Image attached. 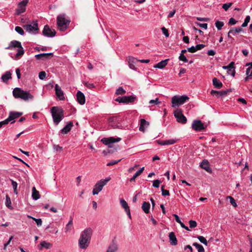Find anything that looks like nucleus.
<instances>
[{
    "label": "nucleus",
    "mask_w": 252,
    "mask_h": 252,
    "mask_svg": "<svg viewBox=\"0 0 252 252\" xmlns=\"http://www.w3.org/2000/svg\"><path fill=\"white\" fill-rule=\"evenodd\" d=\"M192 245L197 249L198 252H205L204 249L201 245L197 243H194Z\"/></svg>",
    "instance_id": "c9c22d12"
},
{
    "label": "nucleus",
    "mask_w": 252,
    "mask_h": 252,
    "mask_svg": "<svg viewBox=\"0 0 252 252\" xmlns=\"http://www.w3.org/2000/svg\"><path fill=\"white\" fill-rule=\"evenodd\" d=\"M234 62H231L230 63L229 68H228L227 70V74L228 75H232V76H234L235 74V68L234 67Z\"/></svg>",
    "instance_id": "bb28decb"
},
{
    "label": "nucleus",
    "mask_w": 252,
    "mask_h": 252,
    "mask_svg": "<svg viewBox=\"0 0 252 252\" xmlns=\"http://www.w3.org/2000/svg\"><path fill=\"white\" fill-rule=\"evenodd\" d=\"M117 120V119L116 118H112L109 120V125L113 128H117L119 126L117 124L115 123Z\"/></svg>",
    "instance_id": "f704fd0d"
},
{
    "label": "nucleus",
    "mask_w": 252,
    "mask_h": 252,
    "mask_svg": "<svg viewBox=\"0 0 252 252\" xmlns=\"http://www.w3.org/2000/svg\"><path fill=\"white\" fill-rule=\"evenodd\" d=\"M92 232L91 228H86L82 232L78 239V247L80 249L86 250L89 246Z\"/></svg>",
    "instance_id": "f257e3e1"
},
{
    "label": "nucleus",
    "mask_w": 252,
    "mask_h": 252,
    "mask_svg": "<svg viewBox=\"0 0 252 252\" xmlns=\"http://www.w3.org/2000/svg\"><path fill=\"white\" fill-rule=\"evenodd\" d=\"M161 102L159 101V99L158 97L155 99H152L149 101V104H151V106L159 104Z\"/></svg>",
    "instance_id": "4c0bfd02"
},
{
    "label": "nucleus",
    "mask_w": 252,
    "mask_h": 252,
    "mask_svg": "<svg viewBox=\"0 0 252 252\" xmlns=\"http://www.w3.org/2000/svg\"><path fill=\"white\" fill-rule=\"evenodd\" d=\"M236 23H237V21L233 18H231L229 20V24L231 25H234L236 24Z\"/></svg>",
    "instance_id": "69168bd1"
},
{
    "label": "nucleus",
    "mask_w": 252,
    "mask_h": 252,
    "mask_svg": "<svg viewBox=\"0 0 252 252\" xmlns=\"http://www.w3.org/2000/svg\"><path fill=\"white\" fill-rule=\"evenodd\" d=\"M189 96L186 95H175L172 97V107H175L183 104L189 100Z\"/></svg>",
    "instance_id": "423d86ee"
},
{
    "label": "nucleus",
    "mask_w": 252,
    "mask_h": 252,
    "mask_svg": "<svg viewBox=\"0 0 252 252\" xmlns=\"http://www.w3.org/2000/svg\"><path fill=\"white\" fill-rule=\"evenodd\" d=\"M118 250V245L114 240L108 246L106 252H117Z\"/></svg>",
    "instance_id": "6ab92c4d"
},
{
    "label": "nucleus",
    "mask_w": 252,
    "mask_h": 252,
    "mask_svg": "<svg viewBox=\"0 0 252 252\" xmlns=\"http://www.w3.org/2000/svg\"><path fill=\"white\" fill-rule=\"evenodd\" d=\"M55 90L56 94L60 100H63L65 99L63 92L61 88L58 84L55 85Z\"/></svg>",
    "instance_id": "dca6fc26"
},
{
    "label": "nucleus",
    "mask_w": 252,
    "mask_h": 252,
    "mask_svg": "<svg viewBox=\"0 0 252 252\" xmlns=\"http://www.w3.org/2000/svg\"><path fill=\"white\" fill-rule=\"evenodd\" d=\"M195 24L205 30H206L208 27V24L207 23L201 24L200 23L195 22Z\"/></svg>",
    "instance_id": "864d4df0"
},
{
    "label": "nucleus",
    "mask_w": 252,
    "mask_h": 252,
    "mask_svg": "<svg viewBox=\"0 0 252 252\" xmlns=\"http://www.w3.org/2000/svg\"><path fill=\"white\" fill-rule=\"evenodd\" d=\"M32 219L36 223V224L38 226H40L42 225V221L41 219H36L35 218H32Z\"/></svg>",
    "instance_id": "6e6d98bb"
},
{
    "label": "nucleus",
    "mask_w": 252,
    "mask_h": 252,
    "mask_svg": "<svg viewBox=\"0 0 252 252\" xmlns=\"http://www.w3.org/2000/svg\"><path fill=\"white\" fill-rule=\"evenodd\" d=\"M144 167L140 168L133 176V177L130 179V182H134L135 179L138 177L144 171Z\"/></svg>",
    "instance_id": "c756f323"
},
{
    "label": "nucleus",
    "mask_w": 252,
    "mask_h": 252,
    "mask_svg": "<svg viewBox=\"0 0 252 252\" xmlns=\"http://www.w3.org/2000/svg\"><path fill=\"white\" fill-rule=\"evenodd\" d=\"M224 23L220 21H217L215 23V26L218 30H220L222 27L223 26Z\"/></svg>",
    "instance_id": "58836bf2"
},
{
    "label": "nucleus",
    "mask_w": 252,
    "mask_h": 252,
    "mask_svg": "<svg viewBox=\"0 0 252 252\" xmlns=\"http://www.w3.org/2000/svg\"><path fill=\"white\" fill-rule=\"evenodd\" d=\"M226 198L229 199L230 203H231V204L232 206H233L234 207L237 206V204L236 203V201H235V199L232 197H231L230 196H227Z\"/></svg>",
    "instance_id": "a18cd8bd"
},
{
    "label": "nucleus",
    "mask_w": 252,
    "mask_h": 252,
    "mask_svg": "<svg viewBox=\"0 0 252 252\" xmlns=\"http://www.w3.org/2000/svg\"><path fill=\"white\" fill-rule=\"evenodd\" d=\"M161 189L163 196L169 195V191L168 190L164 189V186L161 187Z\"/></svg>",
    "instance_id": "603ef678"
},
{
    "label": "nucleus",
    "mask_w": 252,
    "mask_h": 252,
    "mask_svg": "<svg viewBox=\"0 0 252 252\" xmlns=\"http://www.w3.org/2000/svg\"><path fill=\"white\" fill-rule=\"evenodd\" d=\"M121 140V138H114L113 137H110L109 138H103L101 139V142L104 144L105 145H108V146L110 148L112 147V144L114 143L118 142Z\"/></svg>",
    "instance_id": "9d476101"
},
{
    "label": "nucleus",
    "mask_w": 252,
    "mask_h": 252,
    "mask_svg": "<svg viewBox=\"0 0 252 252\" xmlns=\"http://www.w3.org/2000/svg\"><path fill=\"white\" fill-rule=\"evenodd\" d=\"M189 227L194 228L197 226V222L195 220H190L189 221Z\"/></svg>",
    "instance_id": "8fccbe9b"
},
{
    "label": "nucleus",
    "mask_w": 252,
    "mask_h": 252,
    "mask_svg": "<svg viewBox=\"0 0 252 252\" xmlns=\"http://www.w3.org/2000/svg\"><path fill=\"white\" fill-rule=\"evenodd\" d=\"M51 247V244L50 243L47 242L46 241H42L40 244L39 249H41L43 248H45L47 249L50 248Z\"/></svg>",
    "instance_id": "72a5a7b5"
},
{
    "label": "nucleus",
    "mask_w": 252,
    "mask_h": 252,
    "mask_svg": "<svg viewBox=\"0 0 252 252\" xmlns=\"http://www.w3.org/2000/svg\"><path fill=\"white\" fill-rule=\"evenodd\" d=\"M15 31L21 35H23L25 33L23 29L19 26H17L15 28Z\"/></svg>",
    "instance_id": "37998d69"
},
{
    "label": "nucleus",
    "mask_w": 252,
    "mask_h": 252,
    "mask_svg": "<svg viewBox=\"0 0 252 252\" xmlns=\"http://www.w3.org/2000/svg\"><path fill=\"white\" fill-rule=\"evenodd\" d=\"M85 85L86 87H87L88 88L92 89L95 87V86L93 83H85Z\"/></svg>",
    "instance_id": "680f3d73"
},
{
    "label": "nucleus",
    "mask_w": 252,
    "mask_h": 252,
    "mask_svg": "<svg viewBox=\"0 0 252 252\" xmlns=\"http://www.w3.org/2000/svg\"><path fill=\"white\" fill-rule=\"evenodd\" d=\"M149 125V123L146 121L145 119H142L140 120V124L139 129L140 131L144 132L145 129L148 127Z\"/></svg>",
    "instance_id": "aec40b11"
},
{
    "label": "nucleus",
    "mask_w": 252,
    "mask_h": 252,
    "mask_svg": "<svg viewBox=\"0 0 252 252\" xmlns=\"http://www.w3.org/2000/svg\"><path fill=\"white\" fill-rule=\"evenodd\" d=\"M213 84L217 89H220L222 87V83L217 78L213 79Z\"/></svg>",
    "instance_id": "cd10ccee"
},
{
    "label": "nucleus",
    "mask_w": 252,
    "mask_h": 252,
    "mask_svg": "<svg viewBox=\"0 0 252 252\" xmlns=\"http://www.w3.org/2000/svg\"><path fill=\"white\" fill-rule=\"evenodd\" d=\"M24 28L27 32L32 34H36L38 31L37 21L34 22L32 25L30 24L24 25Z\"/></svg>",
    "instance_id": "0eeeda50"
},
{
    "label": "nucleus",
    "mask_w": 252,
    "mask_h": 252,
    "mask_svg": "<svg viewBox=\"0 0 252 252\" xmlns=\"http://www.w3.org/2000/svg\"><path fill=\"white\" fill-rule=\"evenodd\" d=\"M11 201L10 197L8 195H6L5 205L8 208H11Z\"/></svg>",
    "instance_id": "e433bc0d"
},
{
    "label": "nucleus",
    "mask_w": 252,
    "mask_h": 252,
    "mask_svg": "<svg viewBox=\"0 0 252 252\" xmlns=\"http://www.w3.org/2000/svg\"><path fill=\"white\" fill-rule=\"evenodd\" d=\"M161 29L163 34L165 36V37H168L169 35L168 30L165 27H162Z\"/></svg>",
    "instance_id": "5fc2aeb1"
},
{
    "label": "nucleus",
    "mask_w": 252,
    "mask_h": 252,
    "mask_svg": "<svg viewBox=\"0 0 252 252\" xmlns=\"http://www.w3.org/2000/svg\"><path fill=\"white\" fill-rule=\"evenodd\" d=\"M202 167L207 170L209 168V162L207 160H203L201 163Z\"/></svg>",
    "instance_id": "a19ab883"
},
{
    "label": "nucleus",
    "mask_w": 252,
    "mask_h": 252,
    "mask_svg": "<svg viewBox=\"0 0 252 252\" xmlns=\"http://www.w3.org/2000/svg\"><path fill=\"white\" fill-rule=\"evenodd\" d=\"M73 225V219L71 217H70V220L68 221L67 224L66 225L65 227V232H69L71 231Z\"/></svg>",
    "instance_id": "2f4dec72"
},
{
    "label": "nucleus",
    "mask_w": 252,
    "mask_h": 252,
    "mask_svg": "<svg viewBox=\"0 0 252 252\" xmlns=\"http://www.w3.org/2000/svg\"><path fill=\"white\" fill-rule=\"evenodd\" d=\"M169 242L173 246L177 245V240L173 232H170L169 234Z\"/></svg>",
    "instance_id": "5701e85b"
},
{
    "label": "nucleus",
    "mask_w": 252,
    "mask_h": 252,
    "mask_svg": "<svg viewBox=\"0 0 252 252\" xmlns=\"http://www.w3.org/2000/svg\"><path fill=\"white\" fill-rule=\"evenodd\" d=\"M191 126L192 129L197 131H200L205 129L204 124L200 120L193 121Z\"/></svg>",
    "instance_id": "ddd939ff"
},
{
    "label": "nucleus",
    "mask_w": 252,
    "mask_h": 252,
    "mask_svg": "<svg viewBox=\"0 0 252 252\" xmlns=\"http://www.w3.org/2000/svg\"><path fill=\"white\" fill-rule=\"evenodd\" d=\"M243 31V29L241 27L236 28L235 29H232L229 31V34H232L235 35L237 33H238Z\"/></svg>",
    "instance_id": "473e14b6"
},
{
    "label": "nucleus",
    "mask_w": 252,
    "mask_h": 252,
    "mask_svg": "<svg viewBox=\"0 0 252 252\" xmlns=\"http://www.w3.org/2000/svg\"><path fill=\"white\" fill-rule=\"evenodd\" d=\"M1 79L4 83H7L8 80L11 79V73L9 71H6L1 76Z\"/></svg>",
    "instance_id": "a878e982"
},
{
    "label": "nucleus",
    "mask_w": 252,
    "mask_h": 252,
    "mask_svg": "<svg viewBox=\"0 0 252 252\" xmlns=\"http://www.w3.org/2000/svg\"><path fill=\"white\" fill-rule=\"evenodd\" d=\"M138 60L132 57H129L128 62L129 68H131V69L135 70L136 69V68L135 67L134 64Z\"/></svg>",
    "instance_id": "412c9836"
},
{
    "label": "nucleus",
    "mask_w": 252,
    "mask_h": 252,
    "mask_svg": "<svg viewBox=\"0 0 252 252\" xmlns=\"http://www.w3.org/2000/svg\"><path fill=\"white\" fill-rule=\"evenodd\" d=\"M250 16H246L244 23L242 25V27H247L248 26L249 22H250Z\"/></svg>",
    "instance_id": "49530a36"
},
{
    "label": "nucleus",
    "mask_w": 252,
    "mask_h": 252,
    "mask_svg": "<svg viewBox=\"0 0 252 252\" xmlns=\"http://www.w3.org/2000/svg\"><path fill=\"white\" fill-rule=\"evenodd\" d=\"M229 91V90H225V91H219L218 94L217 96H222L225 95L226 94H227V93Z\"/></svg>",
    "instance_id": "09e8293b"
},
{
    "label": "nucleus",
    "mask_w": 252,
    "mask_h": 252,
    "mask_svg": "<svg viewBox=\"0 0 252 252\" xmlns=\"http://www.w3.org/2000/svg\"><path fill=\"white\" fill-rule=\"evenodd\" d=\"M23 113L22 112H14V111H11L9 113V116L8 118L5 119V121L7 123V124L11 122V124H13L15 122L14 120L15 119H16L19 117H20Z\"/></svg>",
    "instance_id": "f8f14e48"
},
{
    "label": "nucleus",
    "mask_w": 252,
    "mask_h": 252,
    "mask_svg": "<svg viewBox=\"0 0 252 252\" xmlns=\"http://www.w3.org/2000/svg\"><path fill=\"white\" fill-rule=\"evenodd\" d=\"M15 47L18 48L17 52L14 58L15 60H17L19 57L22 56L24 54V50L20 42L17 40L12 41L10 42L9 46L5 48V49H12L13 48Z\"/></svg>",
    "instance_id": "39448f33"
},
{
    "label": "nucleus",
    "mask_w": 252,
    "mask_h": 252,
    "mask_svg": "<svg viewBox=\"0 0 252 252\" xmlns=\"http://www.w3.org/2000/svg\"><path fill=\"white\" fill-rule=\"evenodd\" d=\"M46 73L45 71H40L39 73V78L41 80H43L46 77Z\"/></svg>",
    "instance_id": "052dcab7"
},
{
    "label": "nucleus",
    "mask_w": 252,
    "mask_h": 252,
    "mask_svg": "<svg viewBox=\"0 0 252 252\" xmlns=\"http://www.w3.org/2000/svg\"><path fill=\"white\" fill-rule=\"evenodd\" d=\"M76 98L78 102L81 105H83L85 103V97L83 93H82L80 91H78L77 92L76 94Z\"/></svg>",
    "instance_id": "a211bd4d"
},
{
    "label": "nucleus",
    "mask_w": 252,
    "mask_h": 252,
    "mask_svg": "<svg viewBox=\"0 0 252 252\" xmlns=\"http://www.w3.org/2000/svg\"><path fill=\"white\" fill-rule=\"evenodd\" d=\"M135 97L133 96H119L115 99V101L119 103H129L134 101Z\"/></svg>",
    "instance_id": "4468645a"
},
{
    "label": "nucleus",
    "mask_w": 252,
    "mask_h": 252,
    "mask_svg": "<svg viewBox=\"0 0 252 252\" xmlns=\"http://www.w3.org/2000/svg\"><path fill=\"white\" fill-rule=\"evenodd\" d=\"M56 31L54 29H51L47 25H45L42 31V34L44 36L52 37L56 35Z\"/></svg>",
    "instance_id": "9b49d317"
},
{
    "label": "nucleus",
    "mask_w": 252,
    "mask_h": 252,
    "mask_svg": "<svg viewBox=\"0 0 252 252\" xmlns=\"http://www.w3.org/2000/svg\"><path fill=\"white\" fill-rule=\"evenodd\" d=\"M126 93V91L122 87H120L116 91V94L117 95L123 94Z\"/></svg>",
    "instance_id": "79ce46f5"
},
{
    "label": "nucleus",
    "mask_w": 252,
    "mask_h": 252,
    "mask_svg": "<svg viewBox=\"0 0 252 252\" xmlns=\"http://www.w3.org/2000/svg\"><path fill=\"white\" fill-rule=\"evenodd\" d=\"M197 239L199 240V241L203 243L205 245H207V240L202 236H198L197 237Z\"/></svg>",
    "instance_id": "c03bdc74"
},
{
    "label": "nucleus",
    "mask_w": 252,
    "mask_h": 252,
    "mask_svg": "<svg viewBox=\"0 0 252 252\" xmlns=\"http://www.w3.org/2000/svg\"><path fill=\"white\" fill-rule=\"evenodd\" d=\"M150 208V204L149 202L145 201L143 203L142 205V209L146 214H148L149 213Z\"/></svg>",
    "instance_id": "c85d7f7f"
},
{
    "label": "nucleus",
    "mask_w": 252,
    "mask_h": 252,
    "mask_svg": "<svg viewBox=\"0 0 252 252\" xmlns=\"http://www.w3.org/2000/svg\"><path fill=\"white\" fill-rule=\"evenodd\" d=\"M173 216L174 217L176 221L179 224L182 222L179 216L176 214H173Z\"/></svg>",
    "instance_id": "774afa93"
},
{
    "label": "nucleus",
    "mask_w": 252,
    "mask_h": 252,
    "mask_svg": "<svg viewBox=\"0 0 252 252\" xmlns=\"http://www.w3.org/2000/svg\"><path fill=\"white\" fill-rule=\"evenodd\" d=\"M32 197L35 200H36L40 198L39 193L37 190H36L35 187H33L32 188Z\"/></svg>",
    "instance_id": "7c9ffc66"
},
{
    "label": "nucleus",
    "mask_w": 252,
    "mask_h": 252,
    "mask_svg": "<svg viewBox=\"0 0 252 252\" xmlns=\"http://www.w3.org/2000/svg\"><path fill=\"white\" fill-rule=\"evenodd\" d=\"M179 59L180 61H182L184 63H187L188 62V60L184 55L180 54Z\"/></svg>",
    "instance_id": "bf43d9fd"
},
{
    "label": "nucleus",
    "mask_w": 252,
    "mask_h": 252,
    "mask_svg": "<svg viewBox=\"0 0 252 252\" xmlns=\"http://www.w3.org/2000/svg\"><path fill=\"white\" fill-rule=\"evenodd\" d=\"M188 51L190 53H194L196 51L195 46H191L188 48Z\"/></svg>",
    "instance_id": "338daca9"
},
{
    "label": "nucleus",
    "mask_w": 252,
    "mask_h": 252,
    "mask_svg": "<svg viewBox=\"0 0 252 252\" xmlns=\"http://www.w3.org/2000/svg\"><path fill=\"white\" fill-rule=\"evenodd\" d=\"M169 59H166L164 60H162L159 62L158 63L155 64L154 65V68H158L159 69H163L165 66L167 64L168 62Z\"/></svg>",
    "instance_id": "4be33fe9"
},
{
    "label": "nucleus",
    "mask_w": 252,
    "mask_h": 252,
    "mask_svg": "<svg viewBox=\"0 0 252 252\" xmlns=\"http://www.w3.org/2000/svg\"><path fill=\"white\" fill-rule=\"evenodd\" d=\"M232 4L233 3L232 2L224 3L222 7L224 9V10L227 11L228 8L232 5Z\"/></svg>",
    "instance_id": "3c124183"
},
{
    "label": "nucleus",
    "mask_w": 252,
    "mask_h": 252,
    "mask_svg": "<svg viewBox=\"0 0 252 252\" xmlns=\"http://www.w3.org/2000/svg\"><path fill=\"white\" fill-rule=\"evenodd\" d=\"M52 53H41V54H37V55H36L35 56V57L36 58V60H44V59H48V57L50 56H51L52 55Z\"/></svg>",
    "instance_id": "393cba45"
},
{
    "label": "nucleus",
    "mask_w": 252,
    "mask_h": 252,
    "mask_svg": "<svg viewBox=\"0 0 252 252\" xmlns=\"http://www.w3.org/2000/svg\"><path fill=\"white\" fill-rule=\"evenodd\" d=\"M111 178L110 176L107 177L104 179H101L99 180L100 183L102 184L104 186L107 184L108 182L111 180Z\"/></svg>",
    "instance_id": "ea45409f"
},
{
    "label": "nucleus",
    "mask_w": 252,
    "mask_h": 252,
    "mask_svg": "<svg viewBox=\"0 0 252 252\" xmlns=\"http://www.w3.org/2000/svg\"><path fill=\"white\" fill-rule=\"evenodd\" d=\"M12 93L15 98H20L25 101L32 100L33 98V96L29 92L25 91L19 88H15Z\"/></svg>",
    "instance_id": "7ed1b4c3"
},
{
    "label": "nucleus",
    "mask_w": 252,
    "mask_h": 252,
    "mask_svg": "<svg viewBox=\"0 0 252 252\" xmlns=\"http://www.w3.org/2000/svg\"><path fill=\"white\" fill-rule=\"evenodd\" d=\"M53 122L57 126L63 118V111L59 107L54 106L51 109Z\"/></svg>",
    "instance_id": "f03ea898"
},
{
    "label": "nucleus",
    "mask_w": 252,
    "mask_h": 252,
    "mask_svg": "<svg viewBox=\"0 0 252 252\" xmlns=\"http://www.w3.org/2000/svg\"><path fill=\"white\" fill-rule=\"evenodd\" d=\"M177 139L176 138H172L170 139L165 140H157V142L158 144L160 145L165 146V145H173L176 143L177 142Z\"/></svg>",
    "instance_id": "2eb2a0df"
},
{
    "label": "nucleus",
    "mask_w": 252,
    "mask_h": 252,
    "mask_svg": "<svg viewBox=\"0 0 252 252\" xmlns=\"http://www.w3.org/2000/svg\"><path fill=\"white\" fill-rule=\"evenodd\" d=\"M57 22L58 29L61 31H64L67 29L70 21L69 19L65 18V14H63L58 16Z\"/></svg>",
    "instance_id": "20e7f679"
},
{
    "label": "nucleus",
    "mask_w": 252,
    "mask_h": 252,
    "mask_svg": "<svg viewBox=\"0 0 252 252\" xmlns=\"http://www.w3.org/2000/svg\"><path fill=\"white\" fill-rule=\"evenodd\" d=\"M11 184H12V187L14 189V192L16 194H17L18 193L17 191V185H18L17 183L15 181H14L13 180H12Z\"/></svg>",
    "instance_id": "de8ad7c7"
},
{
    "label": "nucleus",
    "mask_w": 252,
    "mask_h": 252,
    "mask_svg": "<svg viewBox=\"0 0 252 252\" xmlns=\"http://www.w3.org/2000/svg\"><path fill=\"white\" fill-rule=\"evenodd\" d=\"M174 116L178 122L182 124H186L187 121L186 117L183 114L181 109H177L174 111Z\"/></svg>",
    "instance_id": "1a4fd4ad"
},
{
    "label": "nucleus",
    "mask_w": 252,
    "mask_h": 252,
    "mask_svg": "<svg viewBox=\"0 0 252 252\" xmlns=\"http://www.w3.org/2000/svg\"><path fill=\"white\" fill-rule=\"evenodd\" d=\"M205 47V45L201 44H198L195 46V48L196 50V51L202 49Z\"/></svg>",
    "instance_id": "0e129e2a"
},
{
    "label": "nucleus",
    "mask_w": 252,
    "mask_h": 252,
    "mask_svg": "<svg viewBox=\"0 0 252 252\" xmlns=\"http://www.w3.org/2000/svg\"><path fill=\"white\" fill-rule=\"evenodd\" d=\"M161 183L160 181L159 180H156L153 181V186L155 188H158L160 184Z\"/></svg>",
    "instance_id": "4d7b16f0"
},
{
    "label": "nucleus",
    "mask_w": 252,
    "mask_h": 252,
    "mask_svg": "<svg viewBox=\"0 0 252 252\" xmlns=\"http://www.w3.org/2000/svg\"><path fill=\"white\" fill-rule=\"evenodd\" d=\"M246 75L249 77H252V67H249L246 70Z\"/></svg>",
    "instance_id": "13d9d810"
},
{
    "label": "nucleus",
    "mask_w": 252,
    "mask_h": 252,
    "mask_svg": "<svg viewBox=\"0 0 252 252\" xmlns=\"http://www.w3.org/2000/svg\"><path fill=\"white\" fill-rule=\"evenodd\" d=\"M73 126V123L70 122L68 123L61 130L63 134L67 133L71 129Z\"/></svg>",
    "instance_id": "b1692460"
},
{
    "label": "nucleus",
    "mask_w": 252,
    "mask_h": 252,
    "mask_svg": "<svg viewBox=\"0 0 252 252\" xmlns=\"http://www.w3.org/2000/svg\"><path fill=\"white\" fill-rule=\"evenodd\" d=\"M120 160H121V159L117 160L111 161L110 162H108L107 164V166H111V165L116 164L118 163Z\"/></svg>",
    "instance_id": "e2e57ef3"
},
{
    "label": "nucleus",
    "mask_w": 252,
    "mask_h": 252,
    "mask_svg": "<svg viewBox=\"0 0 252 252\" xmlns=\"http://www.w3.org/2000/svg\"><path fill=\"white\" fill-rule=\"evenodd\" d=\"M120 204L122 207L125 209L129 218L131 219L130 209L127 202L124 199L122 198L120 199Z\"/></svg>",
    "instance_id": "f3484780"
},
{
    "label": "nucleus",
    "mask_w": 252,
    "mask_h": 252,
    "mask_svg": "<svg viewBox=\"0 0 252 252\" xmlns=\"http://www.w3.org/2000/svg\"><path fill=\"white\" fill-rule=\"evenodd\" d=\"M29 0H23L18 3L17 8L15 10V14L17 15H20L26 11V6Z\"/></svg>",
    "instance_id": "6e6552de"
}]
</instances>
